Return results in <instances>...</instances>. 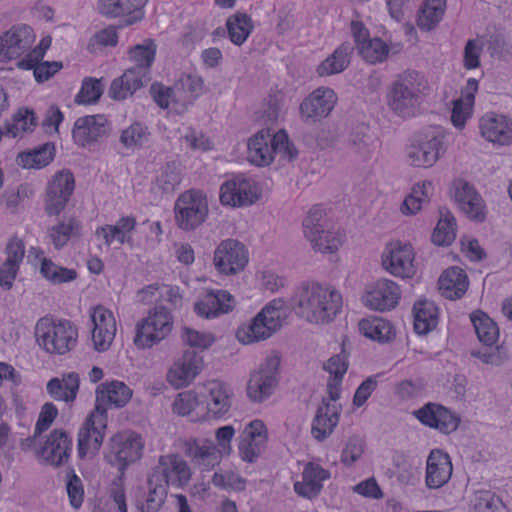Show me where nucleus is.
<instances>
[{"label": "nucleus", "instance_id": "obj_1", "mask_svg": "<svg viewBox=\"0 0 512 512\" xmlns=\"http://www.w3.org/2000/svg\"><path fill=\"white\" fill-rule=\"evenodd\" d=\"M299 315L312 323H328L339 313L342 296L333 288L319 283H305L295 295Z\"/></svg>", "mask_w": 512, "mask_h": 512}, {"label": "nucleus", "instance_id": "obj_2", "mask_svg": "<svg viewBox=\"0 0 512 512\" xmlns=\"http://www.w3.org/2000/svg\"><path fill=\"white\" fill-rule=\"evenodd\" d=\"M427 89L423 75L414 70L400 74L387 93L388 107L399 117L414 116Z\"/></svg>", "mask_w": 512, "mask_h": 512}, {"label": "nucleus", "instance_id": "obj_3", "mask_svg": "<svg viewBox=\"0 0 512 512\" xmlns=\"http://www.w3.org/2000/svg\"><path fill=\"white\" fill-rule=\"evenodd\" d=\"M38 345L47 353L63 355L71 351L77 343V327L69 320L53 321L41 318L35 327Z\"/></svg>", "mask_w": 512, "mask_h": 512}, {"label": "nucleus", "instance_id": "obj_4", "mask_svg": "<svg viewBox=\"0 0 512 512\" xmlns=\"http://www.w3.org/2000/svg\"><path fill=\"white\" fill-rule=\"evenodd\" d=\"M172 326L169 310L164 306L155 307L137 323L134 344L140 349L151 348L170 334Z\"/></svg>", "mask_w": 512, "mask_h": 512}, {"label": "nucleus", "instance_id": "obj_5", "mask_svg": "<svg viewBox=\"0 0 512 512\" xmlns=\"http://www.w3.org/2000/svg\"><path fill=\"white\" fill-rule=\"evenodd\" d=\"M208 201L199 190H188L177 198L174 205L175 221L183 231H192L202 225L208 216Z\"/></svg>", "mask_w": 512, "mask_h": 512}, {"label": "nucleus", "instance_id": "obj_6", "mask_svg": "<svg viewBox=\"0 0 512 512\" xmlns=\"http://www.w3.org/2000/svg\"><path fill=\"white\" fill-rule=\"evenodd\" d=\"M143 448L144 442L138 433L132 431L118 433L110 438L109 451L105 454V460L118 467L121 478L126 468L142 457Z\"/></svg>", "mask_w": 512, "mask_h": 512}, {"label": "nucleus", "instance_id": "obj_7", "mask_svg": "<svg viewBox=\"0 0 512 512\" xmlns=\"http://www.w3.org/2000/svg\"><path fill=\"white\" fill-rule=\"evenodd\" d=\"M341 382L342 379H329L327 383L329 398H322L321 405L316 411L311 432L318 441L326 439L339 422L340 407L336 404H331L330 401H337L339 399Z\"/></svg>", "mask_w": 512, "mask_h": 512}, {"label": "nucleus", "instance_id": "obj_8", "mask_svg": "<svg viewBox=\"0 0 512 512\" xmlns=\"http://www.w3.org/2000/svg\"><path fill=\"white\" fill-rule=\"evenodd\" d=\"M107 428V409L95 406L94 410L85 420L78 433V456L83 459L88 454L97 455Z\"/></svg>", "mask_w": 512, "mask_h": 512}, {"label": "nucleus", "instance_id": "obj_9", "mask_svg": "<svg viewBox=\"0 0 512 512\" xmlns=\"http://www.w3.org/2000/svg\"><path fill=\"white\" fill-rule=\"evenodd\" d=\"M111 133L112 125L105 115H86L74 122L72 138L78 146L91 149L105 142Z\"/></svg>", "mask_w": 512, "mask_h": 512}, {"label": "nucleus", "instance_id": "obj_10", "mask_svg": "<svg viewBox=\"0 0 512 512\" xmlns=\"http://www.w3.org/2000/svg\"><path fill=\"white\" fill-rule=\"evenodd\" d=\"M281 327L280 311L272 304L266 305L247 325L236 331L237 339L243 344H251L269 338Z\"/></svg>", "mask_w": 512, "mask_h": 512}, {"label": "nucleus", "instance_id": "obj_11", "mask_svg": "<svg viewBox=\"0 0 512 512\" xmlns=\"http://www.w3.org/2000/svg\"><path fill=\"white\" fill-rule=\"evenodd\" d=\"M280 361L278 355L268 356L251 374L247 384V395L251 401L259 403L271 396L278 384Z\"/></svg>", "mask_w": 512, "mask_h": 512}, {"label": "nucleus", "instance_id": "obj_12", "mask_svg": "<svg viewBox=\"0 0 512 512\" xmlns=\"http://www.w3.org/2000/svg\"><path fill=\"white\" fill-rule=\"evenodd\" d=\"M324 215V210L318 206L310 209L303 220L304 235L315 251L333 253L341 245V239L335 233L324 229L322 224Z\"/></svg>", "mask_w": 512, "mask_h": 512}, {"label": "nucleus", "instance_id": "obj_13", "mask_svg": "<svg viewBox=\"0 0 512 512\" xmlns=\"http://www.w3.org/2000/svg\"><path fill=\"white\" fill-rule=\"evenodd\" d=\"M75 189V178L71 171L61 170L48 182L45 193V212L58 216L67 206Z\"/></svg>", "mask_w": 512, "mask_h": 512}, {"label": "nucleus", "instance_id": "obj_14", "mask_svg": "<svg viewBox=\"0 0 512 512\" xmlns=\"http://www.w3.org/2000/svg\"><path fill=\"white\" fill-rule=\"evenodd\" d=\"M442 149L443 136L439 132L428 131L414 137L408 147L407 155L411 165L428 168L439 159Z\"/></svg>", "mask_w": 512, "mask_h": 512}, {"label": "nucleus", "instance_id": "obj_15", "mask_svg": "<svg viewBox=\"0 0 512 512\" xmlns=\"http://www.w3.org/2000/svg\"><path fill=\"white\" fill-rule=\"evenodd\" d=\"M213 262L219 273L235 275L246 267L248 251L240 241L226 239L221 241L216 247Z\"/></svg>", "mask_w": 512, "mask_h": 512}, {"label": "nucleus", "instance_id": "obj_16", "mask_svg": "<svg viewBox=\"0 0 512 512\" xmlns=\"http://www.w3.org/2000/svg\"><path fill=\"white\" fill-rule=\"evenodd\" d=\"M150 476L166 487L169 485L183 487L191 479V471L184 459L177 454L162 455Z\"/></svg>", "mask_w": 512, "mask_h": 512}, {"label": "nucleus", "instance_id": "obj_17", "mask_svg": "<svg viewBox=\"0 0 512 512\" xmlns=\"http://www.w3.org/2000/svg\"><path fill=\"white\" fill-rule=\"evenodd\" d=\"M35 35L25 24L13 26L0 37V61L16 59L28 51L34 43Z\"/></svg>", "mask_w": 512, "mask_h": 512}, {"label": "nucleus", "instance_id": "obj_18", "mask_svg": "<svg viewBox=\"0 0 512 512\" xmlns=\"http://www.w3.org/2000/svg\"><path fill=\"white\" fill-rule=\"evenodd\" d=\"M91 322L93 323L92 341L97 352L107 351L116 335V320L113 313L102 305L91 309Z\"/></svg>", "mask_w": 512, "mask_h": 512}, {"label": "nucleus", "instance_id": "obj_19", "mask_svg": "<svg viewBox=\"0 0 512 512\" xmlns=\"http://www.w3.org/2000/svg\"><path fill=\"white\" fill-rule=\"evenodd\" d=\"M413 262L414 253L409 244L391 243L382 255L383 267L394 276L401 278H409L415 274Z\"/></svg>", "mask_w": 512, "mask_h": 512}, {"label": "nucleus", "instance_id": "obj_20", "mask_svg": "<svg viewBox=\"0 0 512 512\" xmlns=\"http://www.w3.org/2000/svg\"><path fill=\"white\" fill-rule=\"evenodd\" d=\"M337 101L335 92L330 88H318L310 93L300 104L303 121L316 122L325 118L333 110Z\"/></svg>", "mask_w": 512, "mask_h": 512}, {"label": "nucleus", "instance_id": "obj_21", "mask_svg": "<svg viewBox=\"0 0 512 512\" xmlns=\"http://www.w3.org/2000/svg\"><path fill=\"white\" fill-rule=\"evenodd\" d=\"M454 200L460 210L470 219L483 222L486 217L485 205L475 188L463 179L453 182Z\"/></svg>", "mask_w": 512, "mask_h": 512}, {"label": "nucleus", "instance_id": "obj_22", "mask_svg": "<svg viewBox=\"0 0 512 512\" xmlns=\"http://www.w3.org/2000/svg\"><path fill=\"white\" fill-rule=\"evenodd\" d=\"M414 414L422 424L444 434L454 432L460 423V418L455 413L436 403H427Z\"/></svg>", "mask_w": 512, "mask_h": 512}, {"label": "nucleus", "instance_id": "obj_23", "mask_svg": "<svg viewBox=\"0 0 512 512\" xmlns=\"http://www.w3.org/2000/svg\"><path fill=\"white\" fill-rule=\"evenodd\" d=\"M202 356L193 349H187L168 372L169 382L176 388L185 387L200 373Z\"/></svg>", "mask_w": 512, "mask_h": 512}, {"label": "nucleus", "instance_id": "obj_24", "mask_svg": "<svg viewBox=\"0 0 512 512\" xmlns=\"http://www.w3.org/2000/svg\"><path fill=\"white\" fill-rule=\"evenodd\" d=\"M399 286L392 280L380 279L366 293L365 305L377 311H389L394 309L400 299Z\"/></svg>", "mask_w": 512, "mask_h": 512}, {"label": "nucleus", "instance_id": "obj_25", "mask_svg": "<svg viewBox=\"0 0 512 512\" xmlns=\"http://www.w3.org/2000/svg\"><path fill=\"white\" fill-rule=\"evenodd\" d=\"M479 129L483 138L501 146L512 144V120L504 115L488 113L480 118Z\"/></svg>", "mask_w": 512, "mask_h": 512}, {"label": "nucleus", "instance_id": "obj_26", "mask_svg": "<svg viewBox=\"0 0 512 512\" xmlns=\"http://www.w3.org/2000/svg\"><path fill=\"white\" fill-rule=\"evenodd\" d=\"M234 303V298L229 292L208 290L202 298L195 302L194 311L200 317L215 318L232 311Z\"/></svg>", "mask_w": 512, "mask_h": 512}, {"label": "nucleus", "instance_id": "obj_27", "mask_svg": "<svg viewBox=\"0 0 512 512\" xmlns=\"http://www.w3.org/2000/svg\"><path fill=\"white\" fill-rule=\"evenodd\" d=\"M452 463L447 453L432 450L427 459L426 485L430 489H438L445 485L452 475Z\"/></svg>", "mask_w": 512, "mask_h": 512}, {"label": "nucleus", "instance_id": "obj_28", "mask_svg": "<svg viewBox=\"0 0 512 512\" xmlns=\"http://www.w3.org/2000/svg\"><path fill=\"white\" fill-rule=\"evenodd\" d=\"M72 440L62 429L53 430L42 447L41 454L45 461L52 466L63 465L70 456Z\"/></svg>", "mask_w": 512, "mask_h": 512}, {"label": "nucleus", "instance_id": "obj_29", "mask_svg": "<svg viewBox=\"0 0 512 512\" xmlns=\"http://www.w3.org/2000/svg\"><path fill=\"white\" fill-rule=\"evenodd\" d=\"M184 454L191 462L204 470L214 467L219 461L216 446L206 439L190 438L183 444Z\"/></svg>", "mask_w": 512, "mask_h": 512}, {"label": "nucleus", "instance_id": "obj_30", "mask_svg": "<svg viewBox=\"0 0 512 512\" xmlns=\"http://www.w3.org/2000/svg\"><path fill=\"white\" fill-rule=\"evenodd\" d=\"M157 45L154 40L148 38L141 44L134 45L129 49V58L134 66L128 70H134L135 75L141 76L146 82L151 80L150 68L154 63Z\"/></svg>", "mask_w": 512, "mask_h": 512}, {"label": "nucleus", "instance_id": "obj_31", "mask_svg": "<svg viewBox=\"0 0 512 512\" xmlns=\"http://www.w3.org/2000/svg\"><path fill=\"white\" fill-rule=\"evenodd\" d=\"M148 0H103L100 5L101 13L108 17L128 16L126 23L132 25L140 21L143 8Z\"/></svg>", "mask_w": 512, "mask_h": 512}, {"label": "nucleus", "instance_id": "obj_32", "mask_svg": "<svg viewBox=\"0 0 512 512\" xmlns=\"http://www.w3.org/2000/svg\"><path fill=\"white\" fill-rule=\"evenodd\" d=\"M248 160L256 166H267L274 159L272 134L262 129L248 141Z\"/></svg>", "mask_w": 512, "mask_h": 512}, {"label": "nucleus", "instance_id": "obj_33", "mask_svg": "<svg viewBox=\"0 0 512 512\" xmlns=\"http://www.w3.org/2000/svg\"><path fill=\"white\" fill-rule=\"evenodd\" d=\"M132 397V390L121 381L100 384L96 389L95 406L106 407L107 404L117 408L124 407Z\"/></svg>", "mask_w": 512, "mask_h": 512}, {"label": "nucleus", "instance_id": "obj_34", "mask_svg": "<svg viewBox=\"0 0 512 512\" xmlns=\"http://www.w3.org/2000/svg\"><path fill=\"white\" fill-rule=\"evenodd\" d=\"M207 415L220 418L228 413L232 404V389L221 381H211L208 384Z\"/></svg>", "mask_w": 512, "mask_h": 512}, {"label": "nucleus", "instance_id": "obj_35", "mask_svg": "<svg viewBox=\"0 0 512 512\" xmlns=\"http://www.w3.org/2000/svg\"><path fill=\"white\" fill-rule=\"evenodd\" d=\"M438 284L442 296L450 300H456L466 293L469 282L465 271L453 266L442 273Z\"/></svg>", "mask_w": 512, "mask_h": 512}, {"label": "nucleus", "instance_id": "obj_36", "mask_svg": "<svg viewBox=\"0 0 512 512\" xmlns=\"http://www.w3.org/2000/svg\"><path fill=\"white\" fill-rule=\"evenodd\" d=\"M80 378L75 372L64 374L62 379L54 377L46 385L47 393L55 401L73 402L79 390Z\"/></svg>", "mask_w": 512, "mask_h": 512}, {"label": "nucleus", "instance_id": "obj_37", "mask_svg": "<svg viewBox=\"0 0 512 512\" xmlns=\"http://www.w3.org/2000/svg\"><path fill=\"white\" fill-rule=\"evenodd\" d=\"M351 149L364 159L370 158L378 147V140L366 124L356 126L350 134Z\"/></svg>", "mask_w": 512, "mask_h": 512}, {"label": "nucleus", "instance_id": "obj_38", "mask_svg": "<svg viewBox=\"0 0 512 512\" xmlns=\"http://www.w3.org/2000/svg\"><path fill=\"white\" fill-rule=\"evenodd\" d=\"M82 225L75 217H69L48 229V237L56 250L62 249L72 237H80Z\"/></svg>", "mask_w": 512, "mask_h": 512}, {"label": "nucleus", "instance_id": "obj_39", "mask_svg": "<svg viewBox=\"0 0 512 512\" xmlns=\"http://www.w3.org/2000/svg\"><path fill=\"white\" fill-rule=\"evenodd\" d=\"M353 51L351 43H342L317 67L319 76H330L344 71L350 63V54Z\"/></svg>", "mask_w": 512, "mask_h": 512}, {"label": "nucleus", "instance_id": "obj_40", "mask_svg": "<svg viewBox=\"0 0 512 512\" xmlns=\"http://www.w3.org/2000/svg\"><path fill=\"white\" fill-rule=\"evenodd\" d=\"M135 73L134 70H126L122 76L114 79L108 91L109 96L115 100H123L148 83Z\"/></svg>", "mask_w": 512, "mask_h": 512}, {"label": "nucleus", "instance_id": "obj_41", "mask_svg": "<svg viewBox=\"0 0 512 512\" xmlns=\"http://www.w3.org/2000/svg\"><path fill=\"white\" fill-rule=\"evenodd\" d=\"M470 319L479 341L487 347L493 346L499 338L497 324L481 310L473 312Z\"/></svg>", "mask_w": 512, "mask_h": 512}, {"label": "nucleus", "instance_id": "obj_42", "mask_svg": "<svg viewBox=\"0 0 512 512\" xmlns=\"http://www.w3.org/2000/svg\"><path fill=\"white\" fill-rule=\"evenodd\" d=\"M414 330L419 335H425L437 325L436 307L429 301H418L413 306Z\"/></svg>", "mask_w": 512, "mask_h": 512}, {"label": "nucleus", "instance_id": "obj_43", "mask_svg": "<svg viewBox=\"0 0 512 512\" xmlns=\"http://www.w3.org/2000/svg\"><path fill=\"white\" fill-rule=\"evenodd\" d=\"M439 212L440 218L431 239L437 246H449L456 237V219L447 208H441Z\"/></svg>", "mask_w": 512, "mask_h": 512}, {"label": "nucleus", "instance_id": "obj_44", "mask_svg": "<svg viewBox=\"0 0 512 512\" xmlns=\"http://www.w3.org/2000/svg\"><path fill=\"white\" fill-rule=\"evenodd\" d=\"M358 327L365 337L379 342H387L395 336L391 324L377 317L360 320Z\"/></svg>", "mask_w": 512, "mask_h": 512}, {"label": "nucleus", "instance_id": "obj_45", "mask_svg": "<svg viewBox=\"0 0 512 512\" xmlns=\"http://www.w3.org/2000/svg\"><path fill=\"white\" fill-rule=\"evenodd\" d=\"M229 38L232 43L241 46L253 31L254 25L249 15L237 12L226 22Z\"/></svg>", "mask_w": 512, "mask_h": 512}, {"label": "nucleus", "instance_id": "obj_46", "mask_svg": "<svg viewBox=\"0 0 512 512\" xmlns=\"http://www.w3.org/2000/svg\"><path fill=\"white\" fill-rule=\"evenodd\" d=\"M54 150L53 143H45L32 151L20 153L17 157L18 164L26 169L45 167L53 160Z\"/></svg>", "mask_w": 512, "mask_h": 512}, {"label": "nucleus", "instance_id": "obj_47", "mask_svg": "<svg viewBox=\"0 0 512 512\" xmlns=\"http://www.w3.org/2000/svg\"><path fill=\"white\" fill-rule=\"evenodd\" d=\"M37 125V118L33 110L21 108L13 116V121L5 125V135L17 137L22 132H32Z\"/></svg>", "mask_w": 512, "mask_h": 512}, {"label": "nucleus", "instance_id": "obj_48", "mask_svg": "<svg viewBox=\"0 0 512 512\" xmlns=\"http://www.w3.org/2000/svg\"><path fill=\"white\" fill-rule=\"evenodd\" d=\"M175 89L181 103H191L202 94L203 80L197 75L184 74L175 82Z\"/></svg>", "mask_w": 512, "mask_h": 512}, {"label": "nucleus", "instance_id": "obj_49", "mask_svg": "<svg viewBox=\"0 0 512 512\" xmlns=\"http://www.w3.org/2000/svg\"><path fill=\"white\" fill-rule=\"evenodd\" d=\"M147 485L148 494L139 509L142 512H158L167 497V487L158 481H153L151 476L148 477Z\"/></svg>", "mask_w": 512, "mask_h": 512}, {"label": "nucleus", "instance_id": "obj_50", "mask_svg": "<svg viewBox=\"0 0 512 512\" xmlns=\"http://www.w3.org/2000/svg\"><path fill=\"white\" fill-rule=\"evenodd\" d=\"M431 186V182L415 185L412 193L404 199L401 211L404 214L410 215L417 213L421 209L422 204L429 201L428 189Z\"/></svg>", "mask_w": 512, "mask_h": 512}, {"label": "nucleus", "instance_id": "obj_51", "mask_svg": "<svg viewBox=\"0 0 512 512\" xmlns=\"http://www.w3.org/2000/svg\"><path fill=\"white\" fill-rule=\"evenodd\" d=\"M149 135L147 126L140 122H134L122 131L120 142L128 149L141 147L148 140Z\"/></svg>", "mask_w": 512, "mask_h": 512}, {"label": "nucleus", "instance_id": "obj_52", "mask_svg": "<svg viewBox=\"0 0 512 512\" xmlns=\"http://www.w3.org/2000/svg\"><path fill=\"white\" fill-rule=\"evenodd\" d=\"M358 51L364 60L375 64L386 59L389 48L380 38H374L364 41Z\"/></svg>", "mask_w": 512, "mask_h": 512}, {"label": "nucleus", "instance_id": "obj_53", "mask_svg": "<svg viewBox=\"0 0 512 512\" xmlns=\"http://www.w3.org/2000/svg\"><path fill=\"white\" fill-rule=\"evenodd\" d=\"M181 182L180 169L175 162L167 163L156 178V185L164 193H172Z\"/></svg>", "mask_w": 512, "mask_h": 512}, {"label": "nucleus", "instance_id": "obj_54", "mask_svg": "<svg viewBox=\"0 0 512 512\" xmlns=\"http://www.w3.org/2000/svg\"><path fill=\"white\" fill-rule=\"evenodd\" d=\"M444 9L443 6L425 2L417 19L418 26L426 31L432 30L442 19Z\"/></svg>", "mask_w": 512, "mask_h": 512}, {"label": "nucleus", "instance_id": "obj_55", "mask_svg": "<svg viewBox=\"0 0 512 512\" xmlns=\"http://www.w3.org/2000/svg\"><path fill=\"white\" fill-rule=\"evenodd\" d=\"M150 95L154 102L162 109L168 108L170 102L181 103L175 89V84L172 87H167L162 83L155 82L150 87Z\"/></svg>", "mask_w": 512, "mask_h": 512}, {"label": "nucleus", "instance_id": "obj_56", "mask_svg": "<svg viewBox=\"0 0 512 512\" xmlns=\"http://www.w3.org/2000/svg\"><path fill=\"white\" fill-rule=\"evenodd\" d=\"M103 93L101 81L95 78H86L79 93L75 97L78 104H92L99 100Z\"/></svg>", "mask_w": 512, "mask_h": 512}, {"label": "nucleus", "instance_id": "obj_57", "mask_svg": "<svg viewBox=\"0 0 512 512\" xmlns=\"http://www.w3.org/2000/svg\"><path fill=\"white\" fill-rule=\"evenodd\" d=\"M274 156L279 154L284 160L293 161L298 156V150L288 139L284 130L272 134Z\"/></svg>", "mask_w": 512, "mask_h": 512}, {"label": "nucleus", "instance_id": "obj_58", "mask_svg": "<svg viewBox=\"0 0 512 512\" xmlns=\"http://www.w3.org/2000/svg\"><path fill=\"white\" fill-rule=\"evenodd\" d=\"M505 508L502 500L490 491H481L476 495V512H502Z\"/></svg>", "mask_w": 512, "mask_h": 512}, {"label": "nucleus", "instance_id": "obj_59", "mask_svg": "<svg viewBox=\"0 0 512 512\" xmlns=\"http://www.w3.org/2000/svg\"><path fill=\"white\" fill-rule=\"evenodd\" d=\"M259 196V190L254 181L239 177L236 206L251 205L258 200Z\"/></svg>", "mask_w": 512, "mask_h": 512}, {"label": "nucleus", "instance_id": "obj_60", "mask_svg": "<svg viewBox=\"0 0 512 512\" xmlns=\"http://www.w3.org/2000/svg\"><path fill=\"white\" fill-rule=\"evenodd\" d=\"M364 452V441L358 436H352L348 439L342 454L341 461L347 466L354 464Z\"/></svg>", "mask_w": 512, "mask_h": 512}, {"label": "nucleus", "instance_id": "obj_61", "mask_svg": "<svg viewBox=\"0 0 512 512\" xmlns=\"http://www.w3.org/2000/svg\"><path fill=\"white\" fill-rule=\"evenodd\" d=\"M68 481L66 484L67 493L70 504L73 508L78 509L83 503L84 489L81 479L71 470L68 473Z\"/></svg>", "mask_w": 512, "mask_h": 512}, {"label": "nucleus", "instance_id": "obj_62", "mask_svg": "<svg viewBox=\"0 0 512 512\" xmlns=\"http://www.w3.org/2000/svg\"><path fill=\"white\" fill-rule=\"evenodd\" d=\"M58 415V409L52 402H46L40 411L38 420L35 426L34 437L42 434V432L46 431L50 425L53 423L55 418Z\"/></svg>", "mask_w": 512, "mask_h": 512}, {"label": "nucleus", "instance_id": "obj_63", "mask_svg": "<svg viewBox=\"0 0 512 512\" xmlns=\"http://www.w3.org/2000/svg\"><path fill=\"white\" fill-rule=\"evenodd\" d=\"M184 341L190 347L199 348L201 350L209 348L213 342L214 338L211 334L200 333L194 329L184 327Z\"/></svg>", "mask_w": 512, "mask_h": 512}, {"label": "nucleus", "instance_id": "obj_64", "mask_svg": "<svg viewBox=\"0 0 512 512\" xmlns=\"http://www.w3.org/2000/svg\"><path fill=\"white\" fill-rule=\"evenodd\" d=\"M118 35L113 27L105 28L93 35L88 43V50L94 52L97 46H115Z\"/></svg>", "mask_w": 512, "mask_h": 512}]
</instances>
